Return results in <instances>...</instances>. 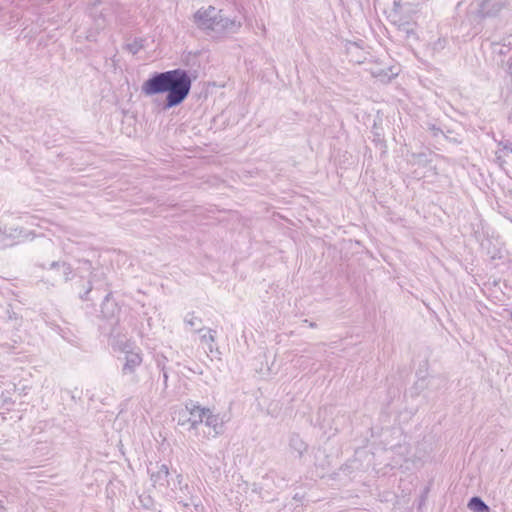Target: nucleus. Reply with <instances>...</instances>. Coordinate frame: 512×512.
Instances as JSON below:
<instances>
[{
    "instance_id": "nucleus-1",
    "label": "nucleus",
    "mask_w": 512,
    "mask_h": 512,
    "mask_svg": "<svg viewBox=\"0 0 512 512\" xmlns=\"http://www.w3.org/2000/svg\"><path fill=\"white\" fill-rule=\"evenodd\" d=\"M191 89V79L182 69L155 73L141 86L145 96L167 93L164 109H170L181 104Z\"/></svg>"
},
{
    "instance_id": "nucleus-2",
    "label": "nucleus",
    "mask_w": 512,
    "mask_h": 512,
    "mask_svg": "<svg viewBox=\"0 0 512 512\" xmlns=\"http://www.w3.org/2000/svg\"><path fill=\"white\" fill-rule=\"evenodd\" d=\"M193 22L197 28L217 36L236 33L241 27L240 21L225 17L214 6L199 8L193 14Z\"/></svg>"
},
{
    "instance_id": "nucleus-3",
    "label": "nucleus",
    "mask_w": 512,
    "mask_h": 512,
    "mask_svg": "<svg viewBox=\"0 0 512 512\" xmlns=\"http://www.w3.org/2000/svg\"><path fill=\"white\" fill-rule=\"evenodd\" d=\"M151 481L153 482V486L157 489H159L161 492L169 496L170 498H173L175 500H178L179 503H184L185 506L188 504L185 503L187 494L185 491H188V485L184 484L182 485L183 477L181 475H177L176 481L179 486V492L176 491V489L172 488L171 492L168 491L169 486V469L166 464H156L154 468L149 469Z\"/></svg>"
},
{
    "instance_id": "nucleus-4",
    "label": "nucleus",
    "mask_w": 512,
    "mask_h": 512,
    "mask_svg": "<svg viewBox=\"0 0 512 512\" xmlns=\"http://www.w3.org/2000/svg\"><path fill=\"white\" fill-rule=\"evenodd\" d=\"M112 348L114 352L123 355V357L119 356V359L123 360L122 373L124 375L135 373L136 369L142 364V352L135 342L119 339L112 345Z\"/></svg>"
},
{
    "instance_id": "nucleus-5",
    "label": "nucleus",
    "mask_w": 512,
    "mask_h": 512,
    "mask_svg": "<svg viewBox=\"0 0 512 512\" xmlns=\"http://www.w3.org/2000/svg\"><path fill=\"white\" fill-rule=\"evenodd\" d=\"M504 6L503 0H473L470 4L471 14L478 21L497 17Z\"/></svg>"
},
{
    "instance_id": "nucleus-6",
    "label": "nucleus",
    "mask_w": 512,
    "mask_h": 512,
    "mask_svg": "<svg viewBox=\"0 0 512 512\" xmlns=\"http://www.w3.org/2000/svg\"><path fill=\"white\" fill-rule=\"evenodd\" d=\"M48 271L51 273L50 278L54 282L67 281L70 278L72 269L69 264L65 262H53Z\"/></svg>"
},
{
    "instance_id": "nucleus-7",
    "label": "nucleus",
    "mask_w": 512,
    "mask_h": 512,
    "mask_svg": "<svg viewBox=\"0 0 512 512\" xmlns=\"http://www.w3.org/2000/svg\"><path fill=\"white\" fill-rule=\"evenodd\" d=\"M22 230L17 227H5L0 226V244L3 246H9L20 240L26 239L27 235H22Z\"/></svg>"
},
{
    "instance_id": "nucleus-8",
    "label": "nucleus",
    "mask_w": 512,
    "mask_h": 512,
    "mask_svg": "<svg viewBox=\"0 0 512 512\" xmlns=\"http://www.w3.org/2000/svg\"><path fill=\"white\" fill-rule=\"evenodd\" d=\"M224 423V416H221L220 414H214L210 409L207 410L204 424L212 429L213 437L222 432Z\"/></svg>"
},
{
    "instance_id": "nucleus-9",
    "label": "nucleus",
    "mask_w": 512,
    "mask_h": 512,
    "mask_svg": "<svg viewBox=\"0 0 512 512\" xmlns=\"http://www.w3.org/2000/svg\"><path fill=\"white\" fill-rule=\"evenodd\" d=\"M186 409L189 411L192 428H196L198 424L205 422V417L207 414L208 408H203L199 405H195L191 403L186 406Z\"/></svg>"
},
{
    "instance_id": "nucleus-10",
    "label": "nucleus",
    "mask_w": 512,
    "mask_h": 512,
    "mask_svg": "<svg viewBox=\"0 0 512 512\" xmlns=\"http://www.w3.org/2000/svg\"><path fill=\"white\" fill-rule=\"evenodd\" d=\"M468 507L470 510L474 512H489V507L478 497H473L469 503Z\"/></svg>"
},
{
    "instance_id": "nucleus-11",
    "label": "nucleus",
    "mask_w": 512,
    "mask_h": 512,
    "mask_svg": "<svg viewBox=\"0 0 512 512\" xmlns=\"http://www.w3.org/2000/svg\"><path fill=\"white\" fill-rule=\"evenodd\" d=\"M215 341V331L211 329H207L204 331V333L201 335V342L207 346V348L212 351L213 349V343Z\"/></svg>"
},
{
    "instance_id": "nucleus-12",
    "label": "nucleus",
    "mask_w": 512,
    "mask_h": 512,
    "mask_svg": "<svg viewBox=\"0 0 512 512\" xmlns=\"http://www.w3.org/2000/svg\"><path fill=\"white\" fill-rule=\"evenodd\" d=\"M184 323L191 329L202 331L201 329H199V326L201 325V320L194 314H188L184 319Z\"/></svg>"
},
{
    "instance_id": "nucleus-13",
    "label": "nucleus",
    "mask_w": 512,
    "mask_h": 512,
    "mask_svg": "<svg viewBox=\"0 0 512 512\" xmlns=\"http://www.w3.org/2000/svg\"><path fill=\"white\" fill-rule=\"evenodd\" d=\"M99 17L102 18V21L100 22L99 20H96V23L99 28H102V27H104L105 22H106V13L101 11Z\"/></svg>"
},
{
    "instance_id": "nucleus-14",
    "label": "nucleus",
    "mask_w": 512,
    "mask_h": 512,
    "mask_svg": "<svg viewBox=\"0 0 512 512\" xmlns=\"http://www.w3.org/2000/svg\"><path fill=\"white\" fill-rule=\"evenodd\" d=\"M401 29L403 31H405L408 35V37H410V35H415L414 32H413V29L409 27V25H403V27H401Z\"/></svg>"
},
{
    "instance_id": "nucleus-15",
    "label": "nucleus",
    "mask_w": 512,
    "mask_h": 512,
    "mask_svg": "<svg viewBox=\"0 0 512 512\" xmlns=\"http://www.w3.org/2000/svg\"><path fill=\"white\" fill-rule=\"evenodd\" d=\"M390 71H391V75L385 74L384 76H388V78H391V76H395V75H397V74H398V72H397V71H396V72H394V71H392V69H391Z\"/></svg>"
},
{
    "instance_id": "nucleus-16",
    "label": "nucleus",
    "mask_w": 512,
    "mask_h": 512,
    "mask_svg": "<svg viewBox=\"0 0 512 512\" xmlns=\"http://www.w3.org/2000/svg\"><path fill=\"white\" fill-rule=\"evenodd\" d=\"M163 378H164V381H165V382H166V381H167V379H168L167 372H165V371L163 372Z\"/></svg>"
},
{
    "instance_id": "nucleus-17",
    "label": "nucleus",
    "mask_w": 512,
    "mask_h": 512,
    "mask_svg": "<svg viewBox=\"0 0 512 512\" xmlns=\"http://www.w3.org/2000/svg\"><path fill=\"white\" fill-rule=\"evenodd\" d=\"M374 76L382 78V74L381 73H374Z\"/></svg>"
},
{
    "instance_id": "nucleus-18",
    "label": "nucleus",
    "mask_w": 512,
    "mask_h": 512,
    "mask_svg": "<svg viewBox=\"0 0 512 512\" xmlns=\"http://www.w3.org/2000/svg\"><path fill=\"white\" fill-rule=\"evenodd\" d=\"M5 401L0 399V407L3 405Z\"/></svg>"
}]
</instances>
